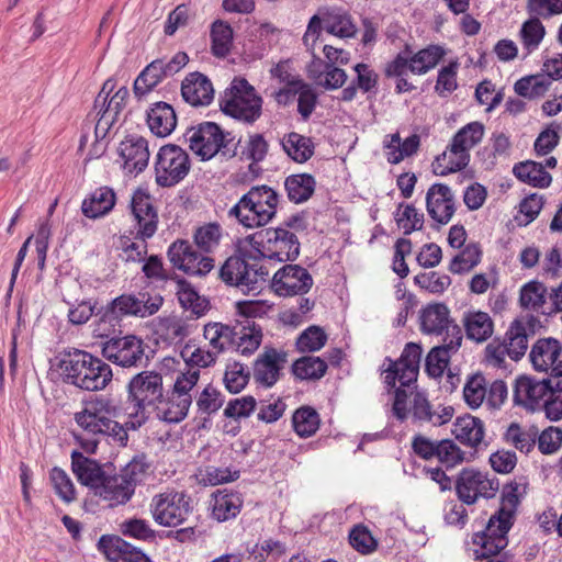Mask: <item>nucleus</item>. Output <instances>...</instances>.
<instances>
[{
  "instance_id": "1",
  "label": "nucleus",
  "mask_w": 562,
  "mask_h": 562,
  "mask_svg": "<svg viewBox=\"0 0 562 562\" xmlns=\"http://www.w3.org/2000/svg\"><path fill=\"white\" fill-rule=\"evenodd\" d=\"M119 416L120 408L111 398L95 396L86 401L82 409L75 414L77 425L91 437L87 439L77 437L82 449L88 453H94L99 441L108 437L124 443L127 440V432L117 422Z\"/></svg>"
},
{
  "instance_id": "2",
  "label": "nucleus",
  "mask_w": 562,
  "mask_h": 562,
  "mask_svg": "<svg viewBox=\"0 0 562 562\" xmlns=\"http://www.w3.org/2000/svg\"><path fill=\"white\" fill-rule=\"evenodd\" d=\"M526 483L514 481L504 488L499 509L490 517L485 529L473 536L476 558L488 559L498 554L508 544L507 533L514 521L519 497L526 493Z\"/></svg>"
},
{
  "instance_id": "3",
  "label": "nucleus",
  "mask_w": 562,
  "mask_h": 562,
  "mask_svg": "<svg viewBox=\"0 0 562 562\" xmlns=\"http://www.w3.org/2000/svg\"><path fill=\"white\" fill-rule=\"evenodd\" d=\"M64 381L85 391H100L111 382V367L92 353L74 349L59 362Z\"/></svg>"
},
{
  "instance_id": "4",
  "label": "nucleus",
  "mask_w": 562,
  "mask_h": 562,
  "mask_svg": "<svg viewBox=\"0 0 562 562\" xmlns=\"http://www.w3.org/2000/svg\"><path fill=\"white\" fill-rule=\"evenodd\" d=\"M131 212L135 222V238L140 243L122 239V248L126 261L140 262L147 255L148 238L157 232L158 213L154 206L151 196L142 189L136 190L131 199Z\"/></svg>"
},
{
  "instance_id": "5",
  "label": "nucleus",
  "mask_w": 562,
  "mask_h": 562,
  "mask_svg": "<svg viewBox=\"0 0 562 562\" xmlns=\"http://www.w3.org/2000/svg\"><path fill=\"white\" fill-rule=\"evenodd\" d=\"M278 202V193L272 188L252 187L229 209L228 216L247 228L265 226L276 215Z\"/></svg>"
},
{
  "instance_id": "6",
  "label": "nucleus",
  "mask_w": 562,
  "mask_h": 562,
  "mask_svg": "<svg viewBox=\"0 0 562 562\" xmlns=\"http://www.w3.org/2000/svg\"><path fill=\"white\" fill-rule=\"evenodd\" d=\"M241 244L249 246L257 257L276 259L280 262L293 261L300 255V243L296 235L285 228H266L248 235Z\"/></svg>"
},
{
  "instance_id": "7",
  "label": "nucleus",
  "mask_w": 562,
  "mask_h": 562,
  "mask_svg": "<svg viewBox=\"0 0 562 562\" xmlns=\"http://www.w3.org/2000/svg\"><path fill=\"white\" fill-rule=\"evenodd\" d=\"M245 247L240 241L239 248L243 257L227 258L221 267L218 276L227 285L239 288L241 291H258L260 285L267 282L269 270L257 261L256 256L244 251Z\"/></svg>"
},
{
  "instance_id": "8",
  "label": "nucleus",
  "mask_w": 562,
  "mask_h": 562,
  "mask_svg": "<svg viewBox=\"0 0 562 562\" xmlns=\"http://www.w3.org/2000/svg\"><path fill=\"white\" fill-rule=\"evenodd\" d=\"M222 111L241 122L254 123L262 112V98L244 78H235L221 99Z\"/></svg>"
},
{
  "instance_id": "9",
  "label": "nucleus",
  "mask_w": 562,
  "mask_h": 562,
  "mask_svg": "<svg viewBox=\"0 0 562 562\" xmlns=\"http://www.w3.org/2000/svg\"><path fill=\"white\" fill-rule=\"evenodd\" d=\"M200 379L198 369H187L178 374L173 389L167 396L162 395L155 411L157 415L168 423L183 420L192 404L190 391L196 385Z\"/></svg>"
},
{
  "instance_id": "10",
  "label": "nucleus",
  "mask_w": 562,
  "mask_h": 562,
  "mask_svg": "<svg viewBox=\"0 0 562 562\" xmlns=\"http://www.w3.org/2000/svg\"><path fill=\"white\" fill-rule=\"evenodd\" d=\"M229 134H225L222 128L213 122H204L189 128L184 138L190 149L201 158V160H210L215 155L221 154L225 157L235 155V150L231 148L232 139Z\"/></svg>"
},
{
  "instance_id": "11",
  "label": "nucleus",
  "mask_w": 562,
  "mask_h": 562,
  "mask_svg": "<svg viewBox=\"0 0 562 562\" xmlns=\"http://www.w3.org/2000/svg\"><path fill=\"white\" fill-rule=\"evenodd\" d=\"M193 510L191 497L183 491L167 488L153 496L149 512L156 524L178 527L184 524Z\"/></svg>"
},
{
  "instance_id": "12",
  "label": "nucleus",
  "mask_w": 562,
  "mask_h": 562,
  "mask_svg": "<svg viewBox=\"0 0 562 562\" xmlns=\"http://www.w3.org/2000/svg\"><path fill=\"white\" fill-rule=\"evenodd\" d=\"M127 391L136 415L144 419L145 412L149 408L155 411L164 395L162 375L155 371H142L131 379Z\"/></svg>"
},
{
  "instance_id": "13",
  "label": "nucleus",
  "mask_w": 562,
  "mask_h": 562,
  "mask_svg": "<svg viewBox=\"0 0 562 562\" xmlns=\"http://www.w3.org/2000/svg\"><path fill=\"white\" fill-rule=\"evenodd\" d=\"M189 155L177 145L162 146L156 158V182L161 187L179 183L190 171Z\"/></svg>"
},
{
  "instance_id": "14",
  "label": "nucleus",
  "mask_w": 562,
  "mask_h": 562,
  "mask_svg": "<svg viewBox=\"0 0 562 562\" xmlns=\"http://www.w3.org/2000/svg\"><path fill=\"white\" fill-rule=\"evenodd\" d=\"M458 498L461 503L473 505L480 497L492 498L499 488L496 479L473 468L463 469L454 483Z\"/></svg>"
},
{
  "instance_id": "15",
  "label": "nucleus",
  "mask_w": 562,
  "mask_h": 562,
  "mask_svg": "<svg viewBox=\"0 0 562 562\" xmlns=\"http://www.w3.org/2000/svg\"><path fill=\"white\" fill-rule=\"evenodd\" d=\"M102 356L123 368L138 367L145 360L144 342L134 335L113 337L103 344Z\"/></svg>"
},
{
  "instance_id": "16",
  "label": "nucleus",
  "mask_w": 562,
  "mask_h": 562,
  "mask_svg": "<svg viewBox=\"0 0 562 562\" xmlns=\"http://www.w3.org/2000/svg\"><path fill=\"white\" fill-rule=\"evenodd\" d=\"M172 266L188 274L204 276L214 267V260L201 255L193 246L184 239L173 241L167 251Z\"/></svg>"
},
{
  "instance_id": "17",
  "label": "nucleus",
  "mask_w": 562,
  "mask_h": 562,
  "mask_svg": "<svg viewBox=\"0 0 562 562\" xmlns=\"http://www.w3.org/2000/svg\"><path fill=\"white\" fill-rule=\"evenodd\" d=\"M412 449L419 458H436L447 467H454L464 459V452L450 439L436 441L418 434L413 437Z\"/></svg>"
},
{
  "instance_id": "18",
  "label": "nucleus",
  "mask_w": 562,
  "mask_h": 562,
  "mask_svg": "<svg viewBox=\"0 0 562 562\" xmlns=\"http://www.w3.org/2000/svg\"><path fill=\"white\" fill-rule=\"evenodd\" d=\"M313 283V278L305 268L285 265L274 273L271 286L279 296H294L306 294Z\"/></svg>"
},
{
  "instance_id": "19",
  "label": "nucleus",
  "mask_w": 562,
  "mask_h": 562,
  "mask_svg": "<svg viewBox=\"0 0 562 562\" xmlns=\"http://www.w3.org/2000/svg\"><path fill=\"white\" fill-rule=\"evenodd\" d=\"M549 395H553V387L549 379L538 380L528 375L516 379L514 401L517 405L533 412L542 408Z\"/></svg>"
},
{
  "instance_id": "20",
  "label": "nucleus",
  "mask_w": 562,
  "mask_h": 562,
  "mask_svg": "<svg viewBox=\"0 0 562 562\" xmlns=\"http://www.w3.org/2000/svg\"><path fill=\"white\" fill-rule=\"evenodd\" d=\"M529 358L536 371L562 378V344L558 339H538L531 348Z\"/></svg>"
},
{
  "instance_id": "21",
  "label": "nucleus",
  "mask_w": 562,
  "mask_h": 562,
  "mask_svg": "<svg viewBox=\"0 0 562 562\" xmlns=\"http://www.w3.org/2000/svg\"><path fill=\"white\" fill-rule=\"evenodd\" d=\"M288 362V353L276 348L265 347L254 363L255 381L266 387H271L280 378L281 370Z\"/></svg>"
},
{
  "instance_id": "22",
  "label": "nucleus",
  "mask_w": 562,
  "mask_h": 562,
  "mask_svg": "<svg viewBox=\"0 0 562 562\" xmlns=\"http://www.w3.org/2000/svg\"><path fill=\"white\" fill-rule=\"evenodd\" d=\"M428 215L438 224H448L454 212L456 202L451 189L443 183L432 184L426 193Z\"/></svg>"
},
{
  "instance_id": "23",
  "label": "nucleus",
  "mask_w": 562,
  "mask_h": 562,
  "mask_svg": "<svg viewBox=\"0 0 562 562\" xmlns=\"http://www.w3.org/2000/svg\"><path fill=\"white\" fill-rule=\"evenodd\" d=\"M450 333V339H443L442 345L434 347L426 357V371L431 378H439L443 374L451 355L461 347L463 339L461 328L452 327Z\"/></svg>"
},
{
  "instance_id": "24",
  "label": "nucleus",
  "mask_w": 562,
  "mask_h": 562,
  "mask_svg": "<svg viewBox=\"0 0 562 562\" xmlns=\"http://www.w3.org/2000/svg\"><path fill=\"white\" fill-rule=\"evenodd\" d=\"M120 157L123 159V168L128 173H139L148 165V143L140 136H127L120 143Z\"/></svg>"
},
{
  "instance_id": "25",
  "label": "nucleus",
  "mask_w": 562,
  "mask_h": 562,
  "mask_svg": "<svg viewBox=\"0 0 562 562\" xmlns=\"http://www.w3.org/2000/svg\"><path fill=\"white\" fill-rule=\"evenodd\" d=\"M459 327L450 319V311L443 303L428 304L420 313V330L427 335L440 336L450 339V329Z\"/></svg>"
},
{
  "instance_id": "26",
  "label": "nucleus",
  "mask_w": 562,
  "mask_h": 562,
  "mask_svg": "<svg viewBox=\"0 0 562 562\" xmlns=\"http://www.w3.org/2000/svg\"><path fill=\"white\" fill-rule=\"evenodd\" d=\"M98 548L113 562H151L145 553L117 536H102Z\"/></svg>"
},
{
  "instance_id": "27",
  "label": "nucleus",
  "mask_w": 562,
  "mask_h": 562,
  "mask_svg": "<svg viewBox=\"0 0 562 562\" xmlns=\"http://www.w3.org/2000/svg\"><path fill=\"white\" fill-rule=\"evenodd\" d=\"M181 94L186 102L193 106L209 105L214 98L211 80L201 72L187 75L181 83Z\"/></svg>"
},
{
  "instance_id": "28",
  "label": "nucleus",
  "mask_w": 562,
  "mask_h": 562,
  "mask_svg": "<svg viewBox=\"0 0 562 562\" xmlns=\"http://www.w3.org/2000/svg\"><path fill=\"white\" fill-rule=\"evenodd\" d=\"M411 412L415 422L432 426H441L453 416V408L451 406H438L435 409L427 397L420 392H416L413 395Z\"/></svg>"
},
{
  "instance_id": "29",
  "label": "nucleus",
  "mask_w": 562,
  "mask_h": 562,
  "mask_svg": "<svg viewBox=\"0 0 562 562\" xmlns=\"http://www.w3.org/2000/svg\"><path fill=\"white\" fill-rule=\"evenodd\" d=\"M239 492L222 488L212 494V517L220 522L235 518L243 507Z\"/></svg>"
},
{
  "instance_id": "30",
  "label": "nucleus",
  "mask_w": 562,
  "mask_h": 562,
  "mask_svg": "<svg viewBox=\"0 0 562 562\" xmlns=\"http://www.w3.org/2000/svg\"><path fill=\"white\" fill-rule=\"evenodd\" d=\"M71 468L78 481L82 485L90 487L94 494L106 475L97 461L85 457L78 451L71 453Z\"/></svg>"
},
{
  "instance_id": "31",
  "label": "nucleus",
  "mask_w": 562,
  "mask_h": 562,
  "mask_svg": "<svg viewBox=\"0 0 562 562\" xmlns=\"http://www.w3.org/2000/svg\"><path fill=\"white\" fill-rule=\"evenodd\" d=\"M521 308L542 315H549V289L538 280L525 283L519 291Z\"/></svg>"
},
{
  "instance_id": "32",
  "label": "nucleus",
  "mask_w": 562,
  "mask_h": 562,
  "mask_svg": "<svg viewBox=\"0 0 562 562\" xmlns=\"http://www.w3.org/2000/svg\"><path fill=\"white\" fill-rule=\"evenodd\" d=\"M132 484H127L120 474L105 475L94 495L109 502L111 507L126 504L134 495Z\"/></svg>"
},
{
  "instance_id": "33",
  "label": "nucleus",
  "mask_w": 562,
  "mask_h": 562,
  "mask_svg": "<svg viewBox=\"0 0 562 562\" xmlns=\"http://www.w3.org/2000/svg\"><path fill=\"white\" fill-rule=\"evenodd\" d=\"M451 432L462 445L475 448L484 438V423L477 417L464 415L454 420Z\"/></svg>"
},
{
  "instance_id": "34",
  "label": "nucleus",
  "mask_w": 562,
  "mask_h": 562,
  "mask_svg": "<svg viewBox=\"0 0 562 562\" xmlns=\"http://www.w3.org/2000/svg\"><path fill=\"white\" fill-rule=\"evenodd\" d=\"M116 195L112 188L100 187L91 192L82 202L81 211L88 218H98L112 211Z\"/></svg>"
},
{
  "instance_id": "35",
  "label": "nucleus",
  "mask_w": 562,
  "mask_h": 562,
  "mask_svg": "<svg viewBox=\"0 0 562 562\" xmlns=\"http://www.w3.org/2000/svg\"><path fill=\"white\" fill-rule=\"evenodd\" d=\"M149 130L159 137L171 134L177 125V116L173 108L166 102L155 103L147 112Z\"/></svg>"
},
{
  "instance_id": "36",
  "label": "nucleus",
  "mask_w": 562,
  "mask_h": 562,
  "mask_svg": "<svg viewBox=\"0 0 562 562\" xmlns=\"http://www.w3.org/2000/svg\"><path fill=\"white\" fill-rule=\"evenodd\" d=\"M262 331L259 325H252L250 321H238L234 329V344L241 355L254 353L261 344Z\"/></svg>"
},
{
  "instance_id": "37",
  "label": "nucleus",
  "mask_w": 562,
  "mask_h": 562,
  "mask_svg": "<svg viewBox=\"0 0 562 562\" xmlns=\"http://www.w3.org/2000/svg\"><path fill=\"white\" fill-rule=\"evenodd\" d=\"M470 153L451 142L450 146L441 155L436 157L434 172L439 176L459 171L468 166Z\"/></svg>"
},
{
  "instance_id": "38",
  "label": "nucleus",
  "mask_w": 562,
  "mask_h": 562,
  "mask_svg": "<svg viewBox=\"0 0 562 562\" xmlns=\"http://www.w3.org/2000/svg\"><path fill=\"white\" fill-rule=\"evenodd\" d=\"M463 326L467 337L476 342L486 341L494 331L491 316L481 311H469L463 315Z\"/></svg>"
},
{
  "instance_id": "39",
  "label": "nucleus",
  "mask_w": 562,
  "mask_h": 562,
  "mask_svg": "<svg viewBox=\"0 0 562 562\" xmlns=\"http://www.w3.org/2000/svg\"><path fill=\"white\" fill-rule=\"evenodd\" d=\"M282 147L288 156L299 164L307 161L315 150L312 138L296 132H291L283 136Z\"/></svg>"
},
{
  "instance_id": "40",
  "label": "nucleus",
  "mask_w": 562,
  "mask_h": 562,
  "mask_svg": "<svg viewBox=\"0 0 562 562\" xmlns=\"http://www.w3.org/2000/svg\"><path fill=\"white\" fill-rule=\"evenodd\" d=\"M234 329L235 326L231 327L222 323H209L204 326L203 336L216 356L233 347Z\"/></svg>"
},
{
  "instance_id": "41",
  "label": "nucleus",
  "mask_w": 562,
  "mask_h": 562,
  "mask_svg": "<svg viewBox=\"0 0 562 562\" xmlns=\"http://www.w3.org/2000/svg\"><path fill=\"white\" fill-rule=\"evenodd\" d=\"M315 178L310 173H297L286 177L284 188L291 202L303 203L314 193Z\"/></svg>"
},
{
  "instance_id": "42",
  "label": "nucleus",
  "mask_w": 562,
  "mask_h": 562,
  "mask_svg": "<svg viewBox=\"0 0 562 562\" xmlns=\"http://www.w3.org/2000/svg\"><path fill=\"white\" fill-rule=\"evenodd\" d=\"M513 171L519 180L533 187L547 188L552 181L551 175L544 170L542 162L526 160L515 165Z\"/></svg>"
},
{
  "instance_id": "43",
  "label": "nucleus",
  "mask_w": 562,
  "mask_h": 562,
  "mask_svg": "<svg viewBox=\"0 0 562 562\" xmlns=\"http://www.w3.org/2000/svg\"><path fill=\"white\" fill-rule=\"evenodd\" d=\"M168 77L161 59L151 61L138 75L134 82V93L137 97H143L151 91L164 78Z\"/></svg>"
},
{
  "instance_id": "44",
  "label": "nucleus",
  "mask_w": 562,
  "mask_h": 562,
  "mask_svg": "<svg viewBox=\"0 0 562 562\" xmlns=\"http://www.w3.org/2000/svg\"><path fill=\"white\" fill-rule=\"evenodd\" d=\"M211 50L216 57H226L233 45V29L223 20H216L211 25Z\"/></svg>"
},
{
  "instance_id": "45",
  "label": "nucleus",
  "mask_w": 562,
  "mask_h": 562,
  "mask_svg": "<svg viewBox=\"0 0 562 562\" xmlns=\"http://www.w3.org/2000/svg\"><path fill=\"white\" fill-rule=\"evenodd\" d=\"M422 353V347L415 342H408L405 346L401 358L395 361L396 366L402 370L401 379L403 381L416 382Z\"/></svg>"
},
{
  "instance_id": "46",
  "label": "nucleus",
  "mask_w": 562,
  "mask_h": 562,
  "mask_svg": "<svg viewBox=\"0 0 562 562\" xmlns=\"http://www.w3.org/2000/svg\"><path fill=\"white\" fill-rule=\"evenodd\" d=\"M327 371V363L319 357L304 356L292 364L293 374L300 380H319Z\"/></svg>"
},
{
  "instance_id": "47",
  "label": "nucleus",
  "mask_w": 562,
  "mask_h": 562,
  "mask_svg": "<svg viewBox=\"0 0 562 562\" xmlns=\"http://www.w3.org/2000/svg\"><path fill=\"white\" fill-rule=\"evenodd\" d=\"M443 55L445 50L437 45L420 49L409 58V70L415 75H424L435 68Z\"/></svg>"
},
{
  "instance_id": "48",
  "label": "nucleus",
  "mask_w": 562,
  "mask_h": 562,
  "mask_svg": "<svg viewBox=\"0 0 562 562\" xmlns=\"http://www.w3.org/2000/svg\"><path fill=\"white\" fill-rule=\"evenodd\" d=\"M177 295L180 305L196 317L203 315L209 308V301L200 296L191 284L184 280L178 282Z\"/></svg>"
},
{
  "instance_id": "49",
  "label": "nucleus",
  "mask_w": 562,
  "mask_h": 562,
  "mask_svg": "<svg viewBox=\"0 0 562 562\" xmlns=\"http://www.w3.org/2000/svg\"><path fill=\"white\" fill-rule=\"evenodd\" d=\"M532 16L526 20L519 31V37L524 48L529 53L536 50L546 35V27L540 21L541 15L531 13Z\"/></svg>"
},
{
  "instance_id": "50",
  "label": "nucleus",
  "mask_w": 562,
  "mask_h": 562,
  "mask_svg": "<svg viewBox=\"0 0 562 562\" xmlns=\"http://www.w3.org/2000/svg\"><path fill=\"white\" fill-rule=\"evenodd\" d=\"M504 440L520 452L529 453L537 442V432L512 423L504 434Z\"/></svg>"
},
{
  "instance_id": "51",
  "label": "nucleus",
  "mask_w": 562,
  "mask_h": 562,
  "mask_svg": "<svg viewBox=\"0 0 562 562\" xmlns=\"http://www.w3.org/2000/svg\"><path fill=\"white\" fill-rule=\"evenodd\" d=\"M503 346L513 360H518L525 355L528 348V336L522 323L514 322L512 324L506 333V339Z\"/></svg>"
},
{
  "instance_id": "52",
  "label": "nucleus",
  "mask_w": 562,
  "mask_h": 562,
  "mask_svg": "<svg viewBox=\"0 0 562 562\" xmlns=\"http://www.w3.org/2000/svg\"><path fill=\"white\" fill-rule=\"evenodd\" d=\"M294 431L302 438L313 436L319 427L318 413L308 406L296 409L292 416Z\"/></svg>"
},
{
  "instance_id": "53",
  "label": "nucleus",
  "mask_w": 562,
  "mask_h": 562,
  "mask_svg": "<svg viewBox=\"0 0 562 562\" xmlns=\"http://www.w3.org/2000/svg\"><path fill=\"white\" fill-rule=\"evenodd\" d=\"M327 342V334L316 325H312L303 330L296 338V349L302 353L316 352Z\"/></svg>"
},
{
  "instance_id": "54",
  "label": "nucleus",
  "mask_w": 562,
  "mask_h": 562,
  "mask_svg": "<svg viewBox=\"0 0 562 562\" xmlns=\"http://www.w3.org/2000/svg\"><path fill=\"white\" fill-rule=\"evenodd\" d=\"M324 23L327 33L340 38L353 37L357 33V26L347 13H328L324 19Z\"/></svg>"
},
{
  "instance_id": "55",
  "label": "nucleus",
  "mask_w": 562,
  "mask_h": 562,
  "mask_svg": "<svg viewBox=\"0 0 562 562\" xmlns=\"http://www.w3.org/2000/svg\"><path fill=\"white\" fill-rule=\"evenodd\" d=\"M394 217L398 228L403 229L405 235L420 231L424 225V214L419 213L413 204L401 203Z\"/></svg>"
},
{
  "instance_id": "56",
  "label": "nucleus",
  "mask_w": 562,
  "mask_h": 562,
  "mask_svg": "<svg viewBox=\"0 0 562 562\" xmlns=\"http://www.w3.org/2000/svg\"><path fill=\"white\" fill-rule=\"evenodd\" d=\"M123 315H134L140 317V303L138 297L130 294H123L114 299L105 308L104 317L117 319Z\"/></svg>"
},
{
  "instance_id": "57",
  "label": "nucleus",
  "mask_w": 562,
  "mask_h": 562,
  "mask_svg": "<svg viewBox=\"0 0 562 562\" xmlns=\"http://www.w3.org/2000/svg\"><path fill=\"white\" fill-rule=\"evenodd\" d=\"M221 238L222 227L217 223L204 224L194 233V243L204 252L213 251L220 245Z\"/></svg>"
},
{
  "instance_id": "58",
  "label": "nucleus",
  "mask_w": 562,
  "mask_h": 562,
  "mask_svg": "<svg viewBox=\"0 0 562 562\" xmlns=\"http://www.w3.org/2000/svg\"><path fill=\"white\" fill-rule=\"evenodd\" d=\"M481 260V250L479 246L468 245L460 254L453 257L449 265V271L454 274L469 272Z\"/></svg>"
},
{
  "instance_id": "59",
  "label": "nucleus",
  "mask_w": 562,
  "mask_h": 562,
  "mask_svg": "<svg viewBox=\"0 0 562 562\" xmlns=\"http://www.w3.org/2000/svg\"><path fill=\"white\" fill-rule=\"evenodd\" d=\"M350 546L361 554H370L378 548V540L369 528L362 524L353 526L349 532Z\"/></svg>"
},
{
  "instance_id": "60",
  "label": "nucleus",
  "mask_w": 562,
  "mask_h": 562,
  "mask_svg": "<svg viewBox=\"0 0 562 562\" xmlns=\"http://www.w3.org/2000/svg\"><path fill=\"white\" fill-rule=\"evenodd\" d=\"M52 485L58 497L69 504L76 499L75 485L69 475L60 468H53L49 474Z\"/></svg>"
},
{
  "instance_id": "61",
  "label": "nucleus",
  "mask_w": 562,
  "mask_h": 562,
  "mask_svg": "<svg viewBox=\"0 0 562 562\" xmlns=\"http://www.w3.org/2000/svg\"><path fill=\"white\" fill-rule=\"evenodd\" d=\"M414 281L420 289L431 294H442L451 285L449 276L436 271L418 273Z\"/></svg>"
},
{
  "instance_id": "62",
  "label": "nucleus",
  "mask_w": 562,
  "mask_h": 562,
  "mask_svg": "<svg viewBox=\"0 0 562 562\" xmlns=\"http://www.w3.org/2000/svg\"><path fill=\"white\" fill-rule=\"evenodd\" d=\"M149 464L146 461V457L136 456L121 470L119 474L125 479L128 485L132 484V488L135 492L136 486L147 476Z\"/></svg>"
},
{
  "instance_id": "63",
  "label": "nucleus",
  "mask_w": 562,
  "mask_h": 562,
  "mask_svg": "<svg viewBox=\"0 0 562 562\" xmlns=\"http://www.w3.org/2000/svg\"><path fill=\"white\" fill-rule=\"evenodd\" d=\"M248 380L249 371L247 367L239 362L227 364L223 381L228 392L239 393L247 385Z\"/></svg>"
},
{
  "instance_id": "64",
  "label": "nucleus",
  "mask_w": 562,
  "mask_h": 562,
  "mask_svg": "<svg viewBox=\"0 0 562 562\" xmlns=\"http://www.w3.org/2000/svg\"><path fill=\"white\" fill-rule=\"evenodd\" d=\"M483 136V124L480 122H471L458 131L452 142L470 153V150L482 140Z\"/></svg>"
}]
</instances>
